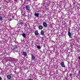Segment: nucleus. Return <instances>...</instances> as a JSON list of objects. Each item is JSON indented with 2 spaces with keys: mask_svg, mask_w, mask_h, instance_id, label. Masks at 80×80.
Wrapping results in <instances>:
<instances>
[{
  "mask_svg": "<svg viewBox=\"0 0 80 80\" xmlns=\"http://www.w3.org/2000/svg\"><path fill=\"white\" fill-rule=\"evenodd\" d=\"M12 50L13 51V52H18V47H17V46H15L13 48Z\"/></svg>",
  "mask_w": 80,
  "mask_h": 80,
  "instance_id": "nucleus-1",
  "label": "nucleus"
},
{
  "mask_svg": "<svg viewBox=\"0 0 80 80\" xmlns=\"http://www.w3.org/2000/svg\"><path fill=\"white\" fill-rule=\"evenodd\" d=\"M61 65L62 67H63V68L65 67V65L64 64V62H62L61 63Z\"/></svg>",
  "mask_w": 80,
  "mask_h": 80,
  "instance_id": "nucleus-2",
  "label": "nucleus"
},
{
  "mask_svg": "<svg viewBox=\"0 0 80 80\" xmlns=\"http://www.w3.org/2000/svg\"><path fill=\"white\" fill-rule=\"evenodd\" d=\"M30 7L28 5H27L26 6V10H30Z\"/></svg>",
  "mask_w": 80,
  "mask_h": 80,
  "instance_id": "nucleus-3",
  "label": "nucleus"
},
{
  "mask_svg": "<svg viewBox=\"0 0 80 80\" xmlns=\"http://www.w3.org/2000/svg\"><path fill=\"white\" fill-rule=\"evenodd\" d=\"M22 55H23V56H24V57H26V56L27 55V52L24 51L22 52Z\"/></svg>",
  "mask_w": 80,
  "mask_h": 80,
  "instance_id": "nucleus-4",
  "label": "nucleus"
},
{
  "mask_svg": "<svg viewBox=\"0 0 80 80\" xmlns=\"http://www.w3.org/2000/svg\"><path fill=\"white\" fill-rule=\"evenodd\" d=\"M43 25L44 26V27H47V24L45 22H43Z\"/></svg>",
  "mask_w": 80,
  "mask_h": 80,
  "instance_id": "nucleus-5",
  "label": "nucleus"
},
{
  "mask_svg": "<svg viewBox=\"0 0 80 80\" xmlns=\"http://www.w3.org/2000/svg\"><path fill=\"white\" fill-rule=\"evenodd\" d=\"M35 58V56L34 55H31V60H34V59Z\"/></svg>",
  "mask_w": 80,
  "mask_h": 80,
  "instance_id": "nucleus-6",
  "label": "nucleus"
},
{
  "mask_svg": "<svg viewBox=\"0 0 80 80\" xmlns=\"http://www.w3.org/2000/svg\"><path fill=\"white\" fill-rule=\"evenodd\" d=\"M38 28L39 30H42L43 29V26H39Z\"/></svg>",
  "mask_w": 80,
  "mask_h": 80,
  "instance_id": "nucleus-7",
  "label": "nucleus"
},
{
  "mask_svg": "<svg viewBox=\"0 0 80 80\" xmlns=\"http://www.w3.org/2000/svg\"><path fill=\"white\" fill-rule=\"evenodd\" d=\"M39 15H40L39 13H35V15L36 17H39Z\"/></svg>",
  "mask_w": 80,
  "mask_h": 80,
  "instance_id": "nucleus-8",
  "label": "nucleus"
},
{
  "mask_svg": "<svg viewBox=\"0 0 80 80\" xmlns=\"http://www.w3.org/2000/svg\"><path fill=\"white\" fill-rule=\"evenodd\" d=\"M68 35L70 38V37H71L72 36V34L70 32H68Z\"/></svg>",
  "mask_w": 80,
  "mask_h": 80,
  "instance_id": "nucleus-9",
  "label": "nucleus"
},
{
  "mask_svg": "<svg viewBox=\"0 0 80 80\" xmlns=\"http://www.w3.org/2000/svg\"><path fill=\"white\" fill-rule=\"evenodd\" d=\"M4 54H5V55L6 57H7V55H8V56H9V54H8V53H7V52H5V53H4Z\"/></svg>",
  "mask_w": 80,
  "mask_h": 80,
  "instance_id": "nucleus-10",
  "label": "nucleus"
},
{
  "mask_svg": "<svg viewBox=\"0 0 80 80\" xmlns=\"http://www.w3.org/2000/svg\"><path fill=\"white\" fill-rule=\"evenodd\" d=\"M11 76L10 75H8L7 76V78H8V79H9V80H10L11 78Z\"/></svg>",
  "mask_w": 80,
  "mask_h": 80,
  "instance_id": "nucleus-11",
  "label": "nucleus"
},
{
  "mask_svg": "<svg viewBox=\"0 0 80 80\" xmlns=\"http://www.w3.org/2000/svg\"><path fill=\"white\" fill-rule=\"evenodd\" d=\"M41 35H44V32L43 30H42L41 32Z\"/></svg>",
  "mask_w": 80,
  "mask_h": 80,
  "instance_id": "nucleus-12",
  "label": "nucleus"
},
{
  "mask_svg": "<svg viewBox=\"0 0 80 80\" xmlns=\"http://www.w3.org/2000/svg\"><path fill=\"white\" fill-rule=\"evenodd\" d=\"M22 37H24V38H26V34H25V33H23L22 35Z\"/></svg>",
  "mask_w": 80,
  "mask_h": 80,
  "instance_id": "nucleus-13",
  "label": "nucleus"
},
{
  "mask_svg": "<svg viewBox=\"0 0 80 80\" xmlns=\"http://www.w3.org/2000/svg\"><path fill=\"white\" fill-rule=\"evenodd\" d=\"M20 25H23V21L22 20H20L19 22Z\"/></svg>",
  "mask_w": 80,
  "mask_h": 80,
  "instance_id": "nucleus-14",
  "label": "nucleus"
},
{
  "mask_svg": "<svg viewBox=\"0 0 80 80\" xmlns=\"http://www.w3.org/2000/svg\"><path fill=\"white\" fill-rule=\"evenodd\" d=\"M38 34H39V33H38V32H37V31H35V35H38Z\"/></svg>",
  "mask_w": 80,
  "mask_h": 80,
  "instance_id": "nucleus-15",
  "label": "nucleus"
},
{
  "mask_svg": "<svg viewBox=\"0 0 80 80\" xmlns=\"http://www.w3.org/2000/svg\"><path fill=\"white\" fill-rule=\"evenodd\" d=\"M37 48H38V49H41V48H40V46H37Z\"/></svg>",
  "mask_w": 80,
  "mask_h": 80,
  "instance_id": "nucleus-16",
  "label": "nucleus"
},
{
  "mask_svg": "<svg viewBox=\"0 0 80 80\" xmlns=\"http://www.w3.org/2000/svg\"><path fill=\"white\" fill-rule=\"evenodd\" d=\"M2 19H3V17L1 16H0V20H2Z\"/></svg>",
  "mask_w": 80,
  "mask_h": 80,
  "instance_id": "nucleus-17",
  "label": "nucleus"
},
{
  "mask_svg": "<svg viewBox=\"0 0 80 80\" xmlns=\"http://www.w3.org/2000/svg\"><path fill=\"white\" fill-rule=\"evenodd\" d=\"M41 38H42V40H44V39L45 38H44L43 37H41Z\"/></svg>",
  "mask_w": 80,
  "mask_h": 80,
  "instance_id": "nucleus-18",
  "label": "nucleus"
},
{
  "mask_svg": "<svg viewBox=\"0 0 80 80\" xmlns=\"http://www.w3.org/2000/svg\"><path fill=\"white\" fill-rule=\"evenodd\" d=\"M69 76H70V77H72V73L70 74Z\"/></svg>",
  "mask_w": 80,
  "mask_h": 80,
  "instance_id": "nucleus-19",
  "label": "nucleus"
},
{
  "mask_svg": "<svg viewBox=\"0 0 80 80\" xmlns=\"http://www.w3.org/2000/svg\"><path fill=\"white\" fill-rule=\"evenodd\" d=\"M8 20H9V21H12L13 19H12L11 18L8 19Z\"/></svg>",
  "mask_w": 80,
  "mask_h": 80,
  "instance_id": "nucleus-20",
  "label": "nucleus"
},
{
  "mask_svg": "<svg viewBox=\"0 0 80 80\" xmlns=\"http://www.w3.org/2000/svg\"><path fill=\"white\" fill-rule=\"evenodd\" d=\"M79 75H80V70L78 71Z\"/></svg>",
  "mask_w": 80,
  "mask_h": 80,
  "instance_id": "nucleus-21",
  "label": "nucleus"
},
{
  "mask_svg": "<svg viewBox=\"0 0 80 80\" xmlns=\"http://www.w3.org/2000/svg\"><path fill=\"white\" fill-rule=\"evenodd\" d=\"M2 80V77H0V80Z\"/></svg>",
  "mask_w": 80,
  "mask_h": 80,
  "instance_id": "nucleus-22",
  "label": "nucleus"
},
{
  "mask_svg": "<svg viewBox=\"0 0 80 80\" xmlns=\"http://www.w3.org/2000/svg\"><path fill=\"white\" fill-rule=\"evenodd\" d=\"M28 80H33L32 79H28Z\"/></svg>",
  "mask_w": 80,
  "mask_h": 80,
  "instance_id": "nucleus-23",
  "label": "nucleus"
},
{
  "mask_svg": "<svg viewBox=\"0 0 80 80\" xmlns=\"http://www.w3.org/2000/svg\"><path fill=\"white\" fill-rule=\"evenodd\" d=\"M65 79H66V80H68V78H67V77H66V78H65Z\"/></svg>",
  "mask_w": 80,
  "mask_h": 80,
  "instance_id": "nucleus-24",
  "label": "nucleus"
},
{
  "mask_svg": "<svg viewBox=\"0 0 80 80\" xmlns=\"http://www.w3.org/2000/svg\"><path fill=\"white\" fill-rule=\"evenodd\" d=\"M78 58H79V60H80V56H79V57H78Z\"/></svg>",
  "mask_w": 80,
  "mask_h": 80,
  "instance_id": "nucleus-25",
  "label": "nucleus"
},
{
  "mask_svg": "<svg viewBox=\"0 0 80 80\" xmlns=\"http://www.w3.org/2000/svg\"><path fill=\"white\" fill-rule=\"evenodd\" d=\"M14 1L15 2H17V0H14Z\"/></svg>",
  "mask_w": 80,
  "mask_h": 80,
  "instance_id": "nucleus-26",
  "label": "nucleus"
},
{
  "mask_svg": "<svg viewBox=\"0 0 80 80\" xmlns=\"http://www.w3.org/2000/svg\"><path fill=\"white\" fill-rule=\"evenodd\" d=\"M1 10V8L0 7V10Z\"/></svg>",
  "mask_w": 80,
  "mask_h": 80,
  "instance_id": "nucleus-27",
  "label": "nucleus"
},
{
  "mask_svg": "<svg viewBox=\"0 0 80 80\" xmlns=\"http://www.w3.org/2000/svg\"><path fill=\"white\" fill-rule=\"evenodd\" d=\"M32 43H33V42L32 41Z\"/></svg>",
  "mask_w": 80,
  "mask_h": 80,
  "instance_id": "nucleus-28",
  "label": "nucleus"
}]
</instances>
